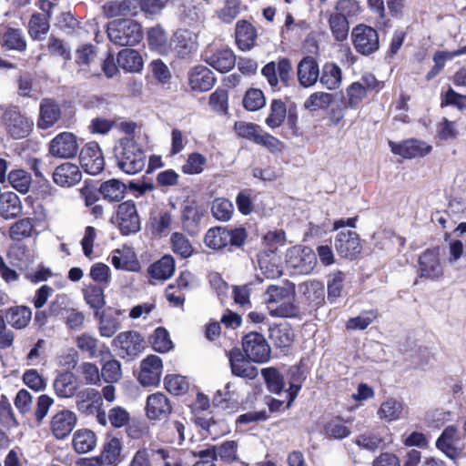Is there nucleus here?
Here are the masks:
<instances>
[{"instance_id":"49","label":"nucleus","mask_w":466,"mask_h":466,"mask_svg":"<svg viewBox=\"0 0 466 466\" xmlns=\"http://www.w3.org/2000/svg\"><path fill=\"white\" fill-rule=\"evenodd\" d=\"M31 175L23 169H15L9 172L6 181L20 193L28 192L31 186Z\"/></svg>"},{"instance_id":"46","label":"nucleus","mask_w":466,"mask_h":466,"mask_svg":"<svg viewBox=\"0 0 466 466\" xmlns=\"http://www.w3.org/2000/svg\"><path fill=\"white\" fill-rule=\"evenodd\" d=\"M329 25L332 35L337 41H344L349 35V22L342 15L331 14L329 17Z\"/></svg>"},{"instance_id":"32","label":"nucleus","mask_w":466,"mask_h":466,"mask_svg":"<svg viewBox=\"0 0 466 466\" xmlns=\"http://www.w3.org/2000/svg\"><path fill=\"white\" fill-rule=\"evenodd\" d=\"M117 65L126 72L137 73L143 68L142 56L137 50L126 48L117 54Z\"/></svg>"},{"instance_id":"55","label":"nucleus","mask_w":466,"mask_h":466,"mask_svg":"<svg viewBox=\"0 0 466 466\" xmlns=\"http://www.w3.org/2000/svg\"><path fill=\"white\" fill-rule=\"evenodd\" d=\"M122 451V441L119 438L109 437L103 448V456L108 464H116Z\"/></svg>"},{"instance_id":"10","label":"nucleus","mask_w":466,"mask_h":466,"mask_svg":"<svg viewBox=\"0 0 466 466\" xmlns=\"http://www.w3.org/2000/svg\"><path fill=\"white\" fill-rule=\"evenodd\" d=\"M116 223L123 235L134 234L140 230L141 221L133 201H126L118 205Z\"/></svg>"},{"instance_id":"25","label":"nucleus","mask_w":466,"mask_h":466,"mask_svg":"<svg viewBox=\"0 0 466 466\" xmlns=\"http://www.w3.org/2000/svg\"><path fill=\"white\" fill-rule=\"evenodd\" d=\"M215 82L212 71L204 66H197L188 72V83L195 91H208L213 87Z\"/></svg>"},{"instance_id":"7","label":"nucleus","mask_w":466,"mask_h":466,"mask_svg":"<svg viewBox=\"0 0 466 466\" xmlns=\"http://www.w3.org/2000/svg\"><path fill=\"white\" fill-rule=\"evenodd\" d=\"M351 41L355 50L363 56H370L380 47L378 32L371 26L362 24L352 29Z\"/></svg>"},{"instance_id":"34","label":"nucleus","mask_w":466,"mask_h":466,"mask_svg":"<svg viewBox=\"0 0 466 466\" xmlns=\"http://www.w3.org/2000/svg\"><path fill=\"white\" fill-rule=\"evenodd\" d=\"M256 38L257 32L250 23L245 20L237 23L236 40L241 50H250L255 46Z\"/></svg>"},{"instance_id":"15","label":"nucleus","mask_w":466,"mask_h":466,"mask_svg":"<svg viewBox=\"0 0 466 466\" xmlns=\"http://www.w3.org/2000/svg\"><path fill=\"white\" fill-rule=\"evenodd\" d=\"M163 370L162 360L157 355H149L141 361L139 382L143 386H157L160 382Z\"/></svg>"},{"instance_id":"3","label":"nucleus","mask_w":466,"mask_h":466,"mask_svg":"<svg viewBox=\"0 0 466 466\" xmlns=\"http://www.w3.org/2000/svg\"><path fill=\"white\" fill-rule=\"evenodd\" d=\"M109 40L119 46H132L143 39L141 25L133 19H116L107 24Z\"/></svg>"},{"instance_id":"16","label":"nucleus","mask_w":466,"mask_h":466,"mask_svg":"<svg viewBox=\"0 0 466 466\" xmlns=\"http://www.w3.org/2000/svg\"><path fill=\"white\" fill-rule=\"evenodd\" d=\"M204 61L220 73L230 71L236 64V57L228 48H208L203 54Z\"/></svg>"},{"instance_id":"64","label":"nucleus","mask_w":466,"mask_h":466,"mask_svg":"<svg viewBox=\"0 0 466 466\" xmlns=\"http://www.w3.org/2000/svg\"><path fill=\"white\" fill-rule=\"evenodd\" d=\"M234 129L239 137L248 139L254 143L256 142L257 137L261 131L258 125L245 121L236 122L234 125Z\"/></svg>"},{"instance_id":"54","label":"nucleus","mask_w":466,"mask_h":466,"mask_svg":"<svg viewBox=\"0 0 466 466\" xmlns=\"http://www.w3.org/2000/svg\"><path fill=\"white\" fill-rule=\"evenodd\" d=\"M172 250L181 258H187L193 253V247L188 238L182 233L175 232L171 236Z\"/></svg>"},{"instance_id":"56","label":"nucleus","mask_w":466,"mask_h":466,"mask_svg":"<svg viewBox=\"0 0 466 466\" xmlns=\"http://www.w3.org/2000/svg\"><path fill=\"white\" fill-rule=\"evenodd\" d=\"M107 423L115 429L126 427L130 421V413L121 406H115L106 413Z\"/></svg>"},{"instance_id":"23","label":"nucleus","mask_w":466,"mask_h":466,"mask_svg":"<svg viewBox=\"0 0 466 466\" xmlns=\"http://www.w3.org/2000/svg\"><path fill=\"white\" fill-rule=\"evenodd\" d=\"M171 405L167 397L157 392L147 399L146 412L149 420H162L171 412Z\"/></svg>"},{"instance_id":"24","label":"nucleus","mask_w":466,"mask_h":466,"mask_svg":"<svg viewBox=\"0 0 466 466\" xmlns=\"http://www.w3.org/2000/svg\"><path fill=\"white\" fill-rule=\"evenodd\" d=\"M297 76L301 86H313L319 77V68L316 60L311 56L300 60L297 67Z\"/></svg>"},{"instance_id":"44","label":"nucleus","mask_w":466,"mask_h":466,"mask_svg":"<svg viewBox=\"0 0 466 466\" xmlns=\"http://www.w3.org/2000/svg\"><path fill=\"white\" fill-rule=\"evenodd\" d=\"M334 101V96L329 93L317 91L312 93L304 102V107L310 111L325 110Z\"/></svg>"},{"instance_id":"50","label":"nucleus","mask_w":466,"mask_h":466,"mask_svg":"<svg viewBox=\"0 0 466 466\" xmlns=\"http://www.w3.org/2000/svg\"><path fill=\"white\" fill-rule=\"evenodd\" d=\"M261 374L265 380L268 390L275 394H280L285 383L279 371L270 367L262 369Z\"/></svg>"},{"instance_id":"39","label":"nucleus","mask_w":466,"mask_h":466,"mask_svg":"<svg viewBox=\"0 0 466 466\" xmlns=\"http://www.w3.org/2000/svg\"><path fill=\"white\" fill-rule=\"evenodd\" d=\"M175 271V261L171 256L166 255L158 261L152 264L148 268V273L153 279L166 280L169 279Z\"/></svg>"},{"instance_id":"22","label":"nucleus","mask_w":466,"mask_h":466,"mask_svg":"<svg viewBox=\"0 0 466 466\" xmlns=\"http://www.w3.org/2000/svg\"><path fill=\"white\" fill-rule=\"evenodd\" d=\"M53 388L59 398L69 399L76 397L79 382L76 376L71 371H65L56 376Z\"/></svg>"},{"instance_id":"12","label":"nucleus","mask_w":466,"mask_h":466,"mask_svg":"<svg viewBox=\"0 0 466 466\" xmlns=\"http://www.w3.org/2000/svg\"><path fill=\"white\" fill-rule=\"evenodd\" d=\"M420 277L430 280L440 279L444 273L439 248L425 250L419 258Z\"/></svg>"},{"instance_id":"58","label":"nucleus","mask_w":466,"mask_h":466,"mask_svg":"<svg viewBox=\"0 0 466 466\" xmlns=\"http://www.w3.org/2000/svg\"><path fill=\"white\" fill-rule=\"evenodd\" d=\"M207 163V158L200 153H191L188 155L187 159L182 166V171L185 174L196 175L200 174L204 170V166Z\"/></svg>"},{"instance_id":"27","label":"nucleus","mask_w":466,"mask_h":466,"mask_svg":"<svg viewBox=\"0 0 466 466\" xmlns=\"http://www.w3.org/2000/svg\"><path fill=\"white\" fill-rule=\"evenodd\" d=\"M231 371L235 376L253 380L258 374V369L246 360L238 350H232L228 355Z\"/></svg>"},{"instance_id":"11","label":"nucleus","mask_w":466,"mask_h":466,"mask_svg":"<svg viewBox=\"0 0 466 466\" xmlns=\"http://www.w3.org/2000/svg\"><path fill=\"white\" fill-rule=\"evenodd\" d=\"M112 345L122 357L135 358L144 350L146 342L138 332L128 330L120 332L113 339Z\"/></svg>"},{"instance_id":"62","label":"nucleus","mask_w":466,"mask_h":466,"mask_svg":"<svg viewBox=\"0 0 466 466\" xmlns=\"http://www.w3.org/2000/svg\"><path fill=\"white\" fill-rule=\"evenodd\" d=\"M345 275L342 271L337 270L329 274L328 280V299L340 297L343 289Z\"/></svg>"},{"instance_id":"5","label":"nucleus","mask_w":466,"mask_h":466,"mask_svg":"<svg viewBox=\"0 0 466 466\" xmlns=\"http://www.w3.org/2000/svg\"><path fill=\"white\" fill-rule=\"evenodd\" d=\"M247 238L244 228L228 229L223 227L209 228L204 238L205 244L212 249H221L228 245L241 247Z\"/></svg>"},{"instance_id":"57","label":"nucleus","mask_w":466,"mask_h":466,"mask_svg":"<svg viewBox=\"0 0 466 466\" xmlns=\"http://www.w3.org/2000/svg\"><path fill=\"white\" fill-rule=\"evenodd\" d=\"M150 342L153 349L158 352H167L172 348L167 330L162 327L157 328L150 337Z\"/></svg>"},{"instance_id":"1","label":"nucleus","mask_w":466,"mask_h":466,"mask_svg":"<svg viewBox=\"0 0 466 466\" xmlns=\"http://www.w3.org/2000/svg\"><path fill=\"white\" fill-rule=\"evenodd\" d=\"M295 292L291 283L270 285L266 291L265 301L269 314L278 318H291L298 314L297 307L290 302Z\"/></svg>"},{"instance_id":"14","label":"nucleus","mask_w":466,"mask_h":466,"mask_svg":"<svg viewBox=\"0 0 466 466\" xmlns=\"http://www.w3.org/2000/svg\"><path fill=\"white\" fill-rule=\"evenodd\" d=\"M80 163L86 172L99 174L105 166V159L98 143L92 141L84 146L80 151Z\"/></svg>"},{"instance_id":"4","label":"nucleus","mask_w":466,"mask_h":466,"mask_svg":"<svg viewBox=\"0 0 466 466\" xmlns=\"http://www.w3.org/2000/svg\"><path fill=\"white\" fill-rule=\"evenodd\" d=\"M76 408L80 414L95 416L98 424L107 425L106 412L103 408V399L99 390L94 388H86L76 394Z\"/></svg>"},{"instance_id":"51","label":"nucleus","mask_w":466,"mask_h":466,"mask_svg":"<svg viewBox=\"0 0 466 466\" xmlns=\"http://www.w3.org/2000/svg\"><path fill=\"white\" fill-rule=\"evenodd\" d=\"M211 213L216 219L228 221L234 213V206L228 199L218 198L212 202Z\"/></svg>"},{"instance_id":"2","label":"nucleus","mask_w":466,"mask_h":466,"mask_svg":"<svg viewBox=\"0 0 466 466\" xmlns=\"http://www.w3.org/2000/svg\"><path fill=\"white\" fill-rule=\"evenodd\" d=\"M118 167L125 173L135 175L146 166V154L141 147L131 138H123L116 148Z\"/></svg>"},{"instance_id":"43","label":"nucleus","mask_w":466,"mask_h":466,"mask_svg":"<svg viewBox=\"0 0 466 466\" xmlns=\"http://www.w3.org/2000/svg\"><path fill=\"white\" fill-rule=\"evenodd\" d=\"M49 18L42 14H34L28 23V34L35 40L43 39L48 33Z\"/></svg>"},{"instance_id":"40","label":"nucleus","mask_w":466,"mask_h":466,"mask_svg":"<svg viewBox=\"0 0 466 466\" xmlns=\"http://www.w3.org/2000/svg\"><path fill=\"white\" fill-rule=\"evenodd\" d=\"M201 208L194 201H187L182 208V222L187 230H193L203 218Z\"/></svg>"},{"instance_id":"20","label":"nucleus","mask_w":466,"mask_h":466,"mask_svg":"<svg viewBox=\"0 0 466 466\" xmlns=\"http://www.w3.org/2000/svg\"><path fill=\"white\" fill-rule=\"evenodd\" d=\"M408 407L402 400L388 398L381 402L377 410L379 419L386 422H393L406 418Z\"/></svg>"},{"instance_id":"45","label":"nucleus","mask_w":466,"mask_h":466,"mask_svg":"<svg viewBox=\"0 0 466 466\" xmlns=\"http://www.w3.org/2000/svg\"><path fill=\"white\" fill-rule=\"evenodd\" d=\"M185 424L182 421L168 420L165 424L162 439L170 443L182 444L185 440Z\"/></svg>"},{"instance_id":"21","label":"nucleus","mask_w":466,"mask_h":466,"mask_svg":"<svg viewBox=\"0 0 466 466\" xmlns=\"http://www.w3.org/2000/svg\"><path fill=\"white\" fill-rule=\"evenodd\" d=\"M52 177L57 186L71 187L81 181L82 172L77 165L65 162L55 168Z\"/></svg>"},{"instance_id":"60","label":"nucleus","mask_w":466,"mask_h":466,"mask_svg":"<svg viewBox=\"0 0 466 466\" xmlns=\"http://www.w3.org/2000/svg\"><path fill=\"white\" fill-rule=\"evenodd\" d=\"M77 371L83 377L86 384L98 385L100 383L101 372L96 364L83 362L79 365Z\"/></svg>"},{"instance_id":"59","label":"nucleus","mask_w":466,"mask_h":466,"mask_svg":"<svg viewBox=\"0 0 466 466\" xmlns=\"http://www.w3.org/2000/svg\"><path fill=\"white\" fill-rule=\"evenodd\" d=\"M266 104L264 94L261 90L251 88L246 92L243 106L248 111H257Z\"/></svg>"},{"instance_id":"18","label":"nucleus","mask_w":466,"mask_h":466,"mask_svg":"<svg viewBox=\"0 0 466 466\" xmlns=\"http://www.w3.org/2000/svg\"><path fill=\"white\" fill-rule=\"evenodd\" d=\"M76 421L77 417L75 412L66 409L61 410L52 417L51 431L57 440H63L71 433Z\"/></svg>"},{"instance_id":"17","label":"nucleus","mask_w":466,"mask_h":466,"mask_svg":"<svg viewBox=\"0 0 466 466\" xmlns=\"http://www.w3.org/2000/svg\"><path fill=\"white\" fill-rule=\"evenodd\" d=\"M389 146L393 154L404 158L421 157L428 155L432 149L431 146L426 142L417 139H410L402 143L390 141Z\"/></svg>"},{"instance_id":"9","label":"nucleus","mask_w":466,"mask_h":466,"mask_svg":"<svg viewBox=\"0 0 466 466\" xmlns=\"http://www.w3.org/2000/svg\"><path fill=\"white\" fill-rule=\"evenodd\" d=\"M79 149L77 137L71 132H61L48 144V153L56 158H73Z\"/></svg>"},{"instance_id":"35","label":"nucleus","mask_w":466,"mask_h":466,"mask_svg":"<svg viewBox=\"0 0 466 466\" xmlns=\"http://www.w3.org/2000/svg\"><path fill=\"white\" fill-rule=\"evenodd\" d=\"M445 241L447 242L448 252L446 254V263L457 269H462L461 259L465 256V246L460 239L450 238L446 234Z\"/></svg>"},{"instance_id":"8","label":"nucleus","mask_w":466,"mask_h":466,"mask_svg":"<svg viewBox=\"0 0 466 466\" xmlns=\"http://www.w3.org/2000/svg\"><path fill=\"white\" fill-rule=\"evenodd\" d=\"M243 350L248 359L253 362L264 363L270 358V347L258 332H249L242 339Z\"/></svg>"},{"instance_id":"19","label":"nucleus","mask_w":466,"mask_h":466,"mask_svg":"<svg viewBox=\"0 0 466 466\" xmlns=\"http://www.w3.org/2000/svg\"><path fill=\"white\" fill-rule=\"evenodd\" d=\"M287 261L300 273L308 274L315 267L316 255L310 248L294 247L289 250Z\"/></svg>"},{"instance_id":"53","label":"nucleus","mask_w":466,"mask_h":466,"mask_svg":"<svg viewBox=\"0 0 466 466\" xmlns=\"http://www.w3.org/2000/svg\"><path fill=\"white\" fill-rule=\"evenodd\" d=\"M34 229L32 218H25L17 220L9 228V237L14 240L29 238Z\"/></svg>"},{"instance_id":"30","label":"nucleus","mask_w":466,"mask_h":466,"mask_svg":"<svg viewBox=\"0 0 466 466\" xmlns=\"http://www.w3.org/2000/svg\"><path fill=\"white\" fill-rule=\"evenodd\" d=\"M23 210L19 197L14 192L0 194V216L5 219L17 218Z\"/></svg>"},{"instance_id":"48","label":"nucleus","mask_w":466,"mask_h":466,"mask_svg":"<svg viewBox=\"0 0 466 466\" xmlns=\"http://www.w3.org/2000/svg\"><path fill=\"white\" fill-rule=\"evenodd\" d=\"M287 114V108L284 102L279 99H274L270 104L269 114L266 118V124L270 128H277L280 127Z\"/></svg>"},{"instance_id":"41","label":"nucleus","mask_w":466,"mask_h":466,"mask_svg":"<svg viewBox=\"0 0 466 466\" xmlns=\"http://www.w3.org/2000/svg\"><path fill=\"white\" fill-rule=\"evenodd\" d=\"M127 187L118 179H109L100 186V193L104 198L110 202H118L125 197Z\"/></svg>"},{"instance_id":"31","label":"nucleus","mask_w":466,"mask_h":466,"mask_svg":"<svg viewBox=\"0 0 466 466\" xmlns=\"http://www.w3.org/2000/svg\"><path fill=\"white\" fill-rule=\"evenodd\" d=\"M147 41L150 48L160 55H168L173 50L172 38L168 40L166 32L160 26H155L148 30Z\"/></svg>"},{"instance_id":"28","label":"nucleus","mask_w":466,"mask_h":466,"mask_svg":"<svg viewBox=\"0 0 466 466\" xmlns=\"http://www.w3.org/2000/svg\"><path fill=\"white\" fill-rule=\"evenodd\" d=\"M61 116L59 106L51 99H44L40 104L37 127L46 129L53 127Z\"/></svg>"},{"instance_id":"26","label":"nucleus","mask_w":466,"mask_h":466,"mask_svg":"<svg viewBox=\"0 0 466 466\" xmlns=\"http://www.w3.org/2000/svg\"><path fill=\"white\" fill-rule=\"evenodd\" d=\"M458 431L454 426H448L436 441V447L448 458L456 461L461 454V450L455 447L458 441Z\"/></svg>"},{"instance_id":"61","label":"nucleus","mask_w":466,"mask_h":466,"mask_svg":"<svg viewBox=\"0 0 466 466\" xmlns=\"http://www.w3.org/2000/svg\"><path fill=\"white\" fill-rule=\"evenodd\" d=\"M101 377L108 383L118 381L122 377L120 362L116 360H110L105 362L101 369Z\"/></svg>"},{"instance_id":"6","label":"nucleus","mask_w":466,"mask_h":466,"mask_svg":"<svg viewBox=\"0 0 466 466\" xmlns=\"http://www.w3.org/2000/svg\"><path fill=\"white\" fill-rule=\"evenodd\" d=\"M1 124L14 139L26 137L34 126L33 120L23 115L16 107H9L4 112Z\"/></svg>"},{"instance_id":"29","label":"nucleus","mask_w":466,"mask_h":466,"mask_svg":"<svg viewBox=\"0 0 466 466\" xmlns=\"http://www.w3.org/2000/svg\"><path fill=\"white\" fill-rule=\"evenodd\" d=\"M72 445L78 454L90 452L97 445L96 434L89 429H79L73 435Z\"/></svg>"},{"instance_id":"36","label":"nucleus","mask_w":466,"mask_h":466,"mask_svg":"<svg viewBox=\"0 0 466 466\" xmlns=\"http://www.w3.org/2000/svg\"><path fill=\"white\" fill-rule=\"evenodd\" d=\"M137 0H122L106 3L103 6L104 15L112 18L136 14Z\"/></svg>"},{"instance_id":"37","label":"nucleus","mask_w":466,"mask_h":466,"mask_svg":"<svg viewBox=\"0 0 466 466\" xmlns=\"http://www.w3.org/2000/svg\"><path fill=\"white\" fill-rule=\"evenodd\" d=\"M5 319L13 328L21 329L29 324L32 319V310L25 306L12 307L6 309Z\"/></svg>"},{"instance_id":"47","label":"nucleus","mask_w":466,"mask_h":466,"mask_svg":"<svg viewBox=\"0 0 466 466\" xmlns=\"http://www.w3.org/2000/svg\"><path fill=\"white\" fill-rule=\"evenodd\" d=\"M187 31H177L172 36L173 50L177 56H185L190 54L194 48V42Z\"/></svg>"},{"instance_id":"52","label":"nucleus","mask_w":466,"mask_h":466,"mask_svg":"<svg viewBox=\"0 0 466 466\" xmlns=\"http://www.w3.org/2000/svg\"><path fill=\"white\" fill-rule=\"evenodd\" d=\"M324 433L331 439L340 440L350 434V430L344 424L340 418H333L324 425Z\"/></svg>"},{"instance_id":"13","label":"nucleus","mask_w":466,"mask_h":466,"mask_svg":"<svg viewBox=\"0 0 466 466\" xmlns=\"http://www.w3.org/2000/svg\"><path fill=\"white\" fill-rule=\"evenodd\" d=\"M334 247L340 257L348 259H354L362 250L360 238L352 230L338 233L335 237Z\"/></svg>"},{"instance_id":"33","label":"nucleus","mask_w":466,"mask_h":466,"mask_svg":"<svg viewBox=\"0 0 466 466\" xmlns=\"http://www.w3.org/2000/svg\"><path fill=\"white\" fill-rule=\"evenodd\" d=\"M258 265L260 270L268 279H276L282 274L280 258L273 250L260 254L258 257Z\"/></svg>"},{"instance_id":"63","label":"nucleus","mask_w":466,"mask_h":466,"mask_svg":"<svg viewBox=\"0 0 466 466\" xmlns=\"http://www.w3.org/2000/svg\"><path fill=\"white\" fill-rule=\"evenodd\" d=\"M377 319V312L369 310L362 312L360 316L351 318L347 321L346 327L349 329L363 330Z\"/></svg>"},{"instance_id":"42","label":"nucleus","mask_w":466,"mask_h":466,"mask_svg":"<svg viewBox=\"0 0 466 466\" xmlns=\"http://www.w3.org/2000/svg\"><path fill=\"white\" fill-rule=\"evenodd\" d=\"M268 336L271 341L279 348L289 347L294 338L292 329L286 324L270 327Z\"/></svg>"},{"instance_id":"38","label":"nucleus","mask_w":466,"mask_h":466,"mask_svg":"<svg viewBox=\"0 0 466 466\" xmlns=\"http://www.w3.org/2000/svg\"><path fill=\"white\" fill-rule=\"evenodd\" d=\"M319 78L321 85L329 90L338 89L342 81L341 69L335 63H326Z\"/></svg>"}]
</instances>
